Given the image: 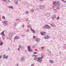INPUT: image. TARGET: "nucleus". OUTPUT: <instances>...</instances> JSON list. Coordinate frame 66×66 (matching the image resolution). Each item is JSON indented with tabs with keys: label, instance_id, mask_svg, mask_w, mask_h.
Returning <instances> with one entry per match:
<instances>
[{
	"label": "nucleus",
	"instance_id": "f257e3e1",
	"mask_svg": "<svg viewBox=\"0 0 66 66\" xmlns=\"http://www.w3.org/2000/svg\"><path fill=\"white\" fill-rule=\"evenodd\" d=\"M56 4H57L58 6H60L61 5V2L59 1L57 2V3L56 2H55L53 4V5L55 6H54L53 7H56Z\"/></svg>",
	"mask_w": 66,
	"mask_h": 66
},
{
	"label": "nucleus",
	"instance_id": "f03ea898",
	"mask_svg": "<svg viewBox=\"0 0 66 66\" xmlns=\"http://www.w3.org/2000/svg\"><path fill=\"white\" fill-rule=\"evenodd\" d=\"M43 56L39 57L37 60V61L38 62H42L43 61V60H42V59H43Z\"/></svg>",
	"mask_w": 66,
	"mask_h": 66
},
{
	"label": "nucleus",
	"instance_id": "7ed1b4c3",
	"mask_svg": "<svg viewBox=\"0 0 66 66\" xmlns=\"http://www.w3.org/2000/svg\"><path fill=\"white\" fill-rule=\"evenodd\" d=\"M43 28H44L45 29H50V26H49L47 24H45L43 27Z\"/></svg>",
	"mask_w": 66,
	"mask_h": 66
},
{
	"label": "nucleus",
	"instance_id": "20e7f679",
	"mask_svg": "<svg viewBox=\"0 0 66 66\" xmlns=\"http://www.w3.org/2000/svg\"><path fill=\"white\" fill-rule=\"evenodd\" d=\"M9 56L7 55L6 56V55L4 54L3 55V58L4 59H5V60H7V58Z\"/></svg>",
	"mask_w": 66,
	"mask_h": 66
},
{
	"label": "nucleus",
	"instance_id": "39448f33",
	"mask_svg": "<svg viewBox=\"0 0 66 66\" xmlns=\"http://www.w3.org/2000/svg\"><path fill=\"white\" fill-rule=\"evenodd\" d=\"M40 33L41 35H43V36H46V32H40Z\"/></svg>",
	"mask_w": 66,
	"mask_h": 66
},
{
	"label": "nucleus",
	"instance_id": "423d86ee",
	"mask_svg": "<svg viewBox=\"0 0 66 66\" xmlns=\"http://www.w3.org/2000/svg\"><path fill=\"white\" fill-rule=\"evenodd\" d=\"M30 46H28L27 47V49L28 50V51L29 52H32V51L31 50V49L30 48Z\"/></svg>",
	"mask_w": 66,
	"mask_h": 66
},
{
	"label": "nucleus",
	"instance_id": "0eeeda50",
	"mask_svg": "<svg viewBox=\"0 0 66 66\" xmlns=\"http://www.w3.org/2000/svg\"><path fill=\"white\" fill-rule=\"evenodd\" d=\"M25 59H26L25 58L22 57L21 58V61H24Z\"/></svg>",
	"mask_w": 66,
	"mask_h": 66
},
{
	"label": "nucleus",
	"instance_id": "6e6552de",
	"mask_svg": "<svg viewBox=\"0 0 66 66\" xmlns=\"http://www.w3.org/2000/svg\"><path fill=\"white\" fill-rule=\"evenodd\" d=\"M18 0H15L14 1V3L16 4H18Z\"/></svg>",
	"mask_w": 66,
	"mask_h": 66
},
{
	"label": "nucleus",
	"instance_id": "1a4fd4ad",
	"mask_svg": "<svg viewBox=\"0 0 66 66\" xmlns=\"http://www.w3.org/2000/svg\"><path fill=\"white\" fill-rule=\"evenodd\" d=\"M7 21H4V22H3L4 25H6L7 24Z\"/></svg>",
	"mask_w": 66,
	"mask_h": 66
},
{
	"label": "nucleus",
	"instance_id": "9d476101",
	"mask_svg": "<svg viewBox=\"0 0 66 66\" xmlns=\"http://www.w3.org/2000/svg\"><path fill=\"white\" fill-rule=\"evenodd\" d=\"M44 9V6H41L39 7V9L40 10H42V9Z\"/></svg>",
	"mask_w": 66,
	"mask_h": 66
},
{
	"label": "nucleus",
	"instance_id": "9b49d317",
	"mask_svg": "<svg viewBox=\"0 0 66 66\" xmlns=\"http://www.w3.org/2000/svg\"><path fill=\"white\" fill-rule=\"evenodd\" d=\"M13 33H14V32H13L12 33L10 32L9 33V36H10V37H11L12 36V34H13Z\"/></svg>",
	"mask_w": 66,
	"mask_h": 66
},
{
	"label": "nucleus",
	"instance_id": "f8f14e48",
	"mask_svg": "<svg viewBox=\"0 0 66 66\" xmlns=\"http://www.w3.org/2000/svg\"><path fill=\"white\" fill-rule=\"evenodd\" d=\"M19 38H20V37H19V36L17 37L16 36L14 38V39H19Z\"/></svg>",
	"mask_w": 66,
	"mask_h": 66
},
{
	"label": "nucleus",
	"instance_id": "ddd939ff",
	"mask_svg": "<svg viewBox=\"0 0 66 66\" xmlns=\"http://www.w3.org/2000/svg\"><path fill=\"white\" fill-rule=\"evenodd\" d=\"M49 38V36H47V37L44 38L45 39H48Z\"/></svg>",
	"mask_w": 66,
	"mask_h": 66
},
{
	"label": "nucleus",
	"instance_id": "4468645a",
	"mask_svg": "<svg viewBox=\"0 0 66 66\" xmlns=\"http://www.w3.org/2000/svg\"><path fill=\"white\" fill-rule=\"evenodd\" d=\"M39 38H37L36 40H35V41H36V42H39Z\"/></svg>",
	"mask_w": 66,
	"mask_h": 66
},
{
	"label": "nucleus",
	"instance_id": "2eb2a0df",
	"mask_svg": "<svg viewBox=\"0 0 66 66\" xmlns=\"http://www.w3.org/2000/svg\"><path fill=\"white\" fill-rule=\"evenodd\" d=\"M52 17L53 18H56V15H53Z\"/></svg>",
	"mask_w": 66,
	"mask_h": 66
},
{
	"label": "nucleus",
	"instance_id": "dca6fc26",
	"mask_svg": "<svg viewBox=\"0 0 66 66\" xmlns=\"http://www.w3.org/2000/svg\"><path fill=\"white\" fill-rule=\"evenodd\" d=\"M50 62V63L51 64L53 63V62H52V60H49Z\"/></svg>",
	"mask_w": 66,
	"mask_h": 66
},
{
	"label": "nucleus",
	"instance_id": "f3484780",
	"mask_svg": "<svg viewBox=\"0 0 66 66\" xmlns=\"http://www.w3.org/2000/svg\"><path fill=\"white\" fill-rule=\"evenodd\" d=\"M3 42L2 41L0 43V45L1 46V45H3Z\"/></svg>",
	"mask_w": 66,
	"mask_h": 66
},
{
	"label": "nucleus",
	"instance_id": "a211bd4d",
	"mask_svg": "<svg viewBox=\"0 0 66 66\" xmlns=\"http://www.w3.org/2000/svg\"><path fill=\"white\" fill-rule=\"evenodd\" d=\"M9 7V8H11V9H13V7L12 6H10Z\"/></svg>",
	"mask_w": 66,
	"mask_h": 66
},
{
	"label": "nucleus",
	"instance_id": "6ab92c4d",
	"mask_svg": "<svg viewBox=\"0 0 66 66\" xmlns=\"http://www.w3.org/2000/svg\"><path fill=\"white\" fill-rule=\"evenodd\" d=\"M61 1H62L63 2L66 3V1H64V0H62Z\"/></svg>",
	"mask_w": 66,
	"mask_h": 66
},
{
	"label": "nucleus",
	"instance_id": "aec40b11",
	"mask_svg": "<svg viewBox=\"0 0 66 66\" xmlns=\"http://www.w3.org/2000/svg\"><path fill=\"white\" fill-rule=\"evenodd\" d=\"M37 59V57H35L34 59V60H36Z\"/></svg>",
	"mask_w": 66,
	"mask_h": 66
},
{
	"label": "nucleus",
	"instance_id": "412c9836",
	"mask_svg": "<svg viewBox=\"0 0 66 66\" xmlns=\"http://www.w3.org/2000/svg\"><path fill=\"white\" fill-rule=\"evenodd\" d=\"M18 24V23H15L14 25V26H16V24Z\"/></svg>",
	"mask_w": 66,
	"mask_h": 66
},
{
	"label": "nucleus",
	"instance_id": "4be33fe9",
	"mask_svg": "<svg viewBox=\"0 0 66 66\" xmlns=\"http://www.w3.org/2000/svg\"><path fill=\"white\" fill-rule=\"evenodd\" d=\"M2 18L3 19H5V17L4 16H3L2 17Z\"/></svg>",
	"mask_w": 66,
	"mask_h": 66
},
{
	"label": "nucleus",
	"instance_id": "5701e85b",
	"mask_svg": "<svg viewBox=\"0 0 66 66\" xmlns=\"http://www.w3.org/2000/svg\"><path fill=\"white\" fill-rule=\"evenodd\" d=\"M32 31H33V32L34 33H35V30H34V29H32V30H31Z\"/></svg>",
	"mask_w": 66,
	"mask_h": 66
},
{
	"label": "nucleus",
	"instance_id": "b1692460",
	"mask_svg": "<svg viewBox=\"0 0 66 66\" xmlns=\"http://www.w3.org/2000/svg\"><path fill=\"white\" fill-rule=\"evenodd\" d=\"M31 12H34V9H32L31 10Z\"/></svg>",
	"mask_w": 66,
	"mask_h": 66
},
{
	"label": "nucleus",
	"instance_id": "393cba45",
	"mask_svg": "<svg viewBox=\"0 0 66 66\" xmlns=\"http://www.w3.org/2000/svg\"><path fill=\"white\" fill-rule=\"evenodd\" d=\"M6 2H10V0H6Z\"/></svg>",
	"mask_w": 66,
	"mask_h": 66
},
{
	"label": "nucleus",
	"instance_id": "a878e982",
	"mask_svg": "<svg viewBox=\"0 0 66 66\" xmlns=\"http://www.w3.org/2000/svg\"><path fill=\"white\" fill-rule=\"evenodd\" d=\"M2 55L1 54L0 55V59H1L2 58Z\"/></svg>",
	"mask_w": 66,
	"mask_h": 66
},
{
	"label": "nucleus",
	"instance_id": "bb28decb",
	"mask_svg": "<svg viewBox=\"0 0 66 66\" xmlns=\"http://www.w3.org/2000/svg\"><path fill=\"white\" fill-rule=\"evenodd\" d=\"M57 9H58V10H60V7H57Z\"/></svg>",
	"mask_w": 66,
	"mask_h": 66
},
{
	"label": "nucleus",
	"instance_id": "cd10ccee",
	"mask_svg": "<svg viewBox=\"0 0 66 66\" xmlns=\"http://www.w3.org/2000/svg\"><path fill=\"white\" fill-rule=\"evenodd\" d=\"M59 19H60V17H58L57 18V20H59Z\"/></svg>",
	"mask_w": 66,
	"mask_h": 66
},
{
	"label": "nucleus",
	"instance_id": "c85d7f7f",
	"mask_svg": "<svg viewBox=\"0 0 66 66\" xmlns=\"http://www.w3.org/2000/svg\"><path fill=\"white\" fill-rule=\"evenodd\" d=\"M41 48L42 49H44V47L43 46L42 47H41Z\"/></svg>",
	"mask_w": 66,
	"mask_h": 66
},
{
	"label": "nucleus",
	"instance_id": "c756f323",
	"mask_svg": "<svg viewBox=\"0 0 66 66\" xmlns=\"http://www.w3.org/2000/svg\"><path fill=\"white\" fill-rule=\"evenodd\" d=\"M4 33V32L2 31V33H1V34H2V35H3V34Z\"/></svg>",
	"mask_w": 66,
	"mask_h": 66
},
{
	"label": "nucleus",
	"instance_id": "7c9ffc66",
	"mask_svg": "<svg viewBox=\"0 0 66 66\" xmlns=\"http://www.w3.org/2000/svg\"><path fill=\"white\" fill-rule=\"evenodd\" d=\"M51 27H53L54 26V25H52V24H51Z\"/></svg>",
	"mask_w": 66,
	"mask_h": 66
},
{
	"label": "nucleus",
	"instance_id": "2f4dec72",
	"mask_svg": "<svg viewBox=\"0 0 66 66\" xmlns=\"http://www.w3.org/2000/svg\"><path fill=\"white\" fill-rule=\"evenodd\" d=\"M25 36V35H23L22 36V37H23H23H24V36Z\"/></svg>",
	"mask_w": 66,
	"mask_h": 66
},
{
	"label": "nucleus",
	"instance_id": "473e14b6",
	"mask_svg": "<svg viewBox=\"0 0 66 66\" xmlns=\"http://www.w3.org/2000/svg\"><path fill=\"white\" fill-rule=\"evenodd\" d=\"M35 38H36V36H34V39H35Z\"/></svg>",
	"mask_w": 66,
	"mask_h": 66
},
{
	"label": "nucleus",
	"instance_id": "72a5a7b5",
	"mask_svg": "<svg viewBox=\"0 0 66 66\" xmlns=\"http://www.w3.org/2000/svg\"><path fill=\"white\" fill-rule=\"evenodd\" d=\"M18 51H20V48H18Z\"/></svg>",
	"mask_w": 66,
	"mask_h": 66
},
{
	"label": "nucleus",
	"instance_id": "f704fd0d",
	"mask_svg": "<svg viewBox=\"0 0 66 66\" xmlns=\"http://www.w3.org/2000/svg\"><path fill=\"white\" fill-rule=\"evenodd\" d=\"M15 65L16 66H18V64H15Z\"/></svg>",
	"mask_w": 66,
	"mask_h": 66
},
{
	"label": "nucleus",
	"instance_id": "c9c22d12",
	"mask_svg": "<svg viewBox=\"0 0 66 66\" xmlns=\"http://www.w3.org/2000/svg\"><path fill=\"white\" fill-rule=\"evenodd\" d=\"M33 56H35V57H37V55H33Z\"/></svg>",
	"mask_w": 66,
	"mask_h": 66
},
{
	"label": "nucleus",
	"instance_id": "e433bc0d",
	"mask_svg": "<svg viewBox=\"0 0 66 66\" xmlns=\"http://www.w3.org/2000/svg\"><path fill=\"white\" fill-rule=\"evenodd\" d=\"M47 14H48V15H49V16H50V14H49V13H47V14L46 15H47Z\"/></svg>",
	"mask_w": 66,
	"mask_h": 66
},
{
	"label": "nucleus",
	"instance_id": "4c0bfd02",
	"mask_svg": "<svg viewBox=\"0 0 66 66\" xmlns=\"http://www.w3.org/2000/svg\"><path fill=\"white\" fill-rule=\"evenodd\" d=\"M35 47V46H33L32 47V48H34Z\"/></svg>",
	"mask_w": 66,
	"mask_h": 66
},
{
	"label": "nucleus",
	"instance_id": "58836bf2",
	"mask_svg": "<svg viewBox=\"0 0 66 66\" xmlns=\"http://www.w3.org/2000/svg\"><path fill=\"white\" fill-rule=\"evenodd\" d=\"M47 13H46V15H45V16H48V14H47Z\"/></svg>",
	"mask_w": 66,
	"mask_h": 66
},
{
	"label": "nucleus",
	"instance_id": "ea45409f",
	"mask_svg": "<svg viewBox=\"0 0 66 66\" xmlns=\"http://www.w3.org/2000/svg\"><path fill=\"white\" fill-rule=\"evenodd\" d=\"M34 54H37V52H34Z\"/></svg>",
	"mask_w": 66,
	"mask_h": 66
},
{
	"label": "nucleus",
	"instance_id": "a19ab883",
	"mask_svg": "<svg viewBox=\"0 0 66 66\" xmlns=\"http://www.w3.org/2000/svg\"><path fill=\"white\" fill-rule=\"evenodd\" d=\"M30 29L31 31H32V30H33V29H32V28H31V27H30Z\"/></svg>",
	"mask_w": 66,
	"mask_h": 66
},
{
	"label": "nucleus",
	"instance_id": "79ce46f5",
	"mask_svg": "<svg viewBox=\"0 0 66 66\" xmlns=\"http://www.w3.org/2000/svg\"><path fill=\"white\" fill-rule=\"evenodd\" d=\"M31 66H34V64H31Z\"/></svg>",
	"mask_w": 66,
	"mask_h": 66
},
{
	"label": "nucleus",
	"instance_id": "37998d69",
	"mask_svg": "<svg viewBox=\"0 0 66 66\" xmlns=\"http://www.w3.org/2000/svg\"><path fill=\"white\" fill-rule=\"evenodd\" d=\"M3 36H5V35L4 34V33L3 34Z\"/></svg>",
	"mask_w": 66,
	"mask_h": 66
},
{
	"label": "nucleus",
	"instance_id": "c03bdc74",
	"mask_svg": "<svg viewBox=\"0 0 66 66\" xmlns=\"http://www.w3.org/2000/svg\"><path fill=\"white\" fill-rule=\"evenodd\" d=\"M40 1H43V0H39Z\"/></svg>",
	"mask_w": 66,
	"mask_h": 66
},
{
	"label": "nucleus",
	"instance_id": "a18cd8bd",
	"mask_svg": "<svg viewBox=\"0 0 66 66\" xmlns=\"http://www.w3.org/2000/svg\"><path fill=\"white\" fill-rule=\"evenodd\" d=\"M3 1H4V2H5L6 1V0H3Z\"/></svg>",
	"mask_w": 66,
	"mask_h": 66
},
{
	"label": "nucleus",
	"instance_id": "49530a36",
	"mask_svg": "<svg viewBox=\"0 0 66 66\" xmlns=\"http://www.w3.org/2000/svg\"><path fill=\"white\" fill-rule=\"evenodd\" d=\"M26 13L27 14H28V11L26 12Z\"/></svg>",
	"mask_w": 66,
	"mask_h": 66
},
{
	"label": "nucleus",
	"instance_id": "de8ad7c7",
	"mask_svg": "<svg viewBox=\"0 0 66 66\" xmlns=\"http://www.w3.org/2000/svg\"><path fill=\"white\" fill-rule=\"evenodd\" d=\"M17 20L18 21L19 20V19H17Z\"/></svg>",
	"mask_w": 66,
	"mask_h": 66
},
{
	"label": "nucleus",
	"instance_id": "09e8293b",
	"mask_svg": "<svg viewBox=\"0 0 66 66\" xmlns=\"http://www.w3.org/2000/svg\"><path fill=\"white\" fill-rule=\"evenodd\" d=\"M22 28H23L24 27V25H23L22 26Z\"/></svg>",
	"mask_w": 66,
	"mask_h": 66
},
{
	"label": "nucleus",
	"instance_id": "8fccbe9b",
	"mask_svg": "<svg viewBox=\"0 0 66 66\" xmlns=\"http://www.w3.org/2000/svg\"><path fill=\"white\" fill-rule=\"evenodd\" d=\"M21 47V46H20V45L19 46V48H20V47Z\"/></svg>",
	"mask_w": 66,
	"mask_h": 66
},
{
	"label": "nucleus",
	"instance_id": "3c124183",
	"mask_svg": "<svg viewBox=\"0 0 66 66\" xmlns=\"http://www.w3.org/2000/svg\"><path fill=\"white\" fill-rule=\"evenodd\" d=\"M3 39L4 40V37H3Z\"/></svg>",
	"mask_w": 66,
	"mask_h": 66
},
{
	"label": "nucleus",
	"instance_id": "603ef678",
	"mask_svg": "<svg viewBox=\"0 0 66 66\" xmlns=\"http://www.w3.org/2000/svg\"><path fill=\"white\" fill-rule=\"evenodd\" d=\"M8 49L9 50V51H10V49L9 48H8Z\"/></svg>",
	"mask_w": 66,
	"mask_h": 66
},
{
	"label": "nucleus",
	"instance_id": "864d4df0",
	"mask_svg": "<svg viewBox=\"0 0 66 66\" xmlns=\"http://www.w3.org/2000/svg\"><path fill=\"white\" fill-rule=\"evenodd\" d=\"M59 53H60V54H61V52H60Z\"/></svg>",
	"mask_w": 66,
	"mask_h": 66
},
{
	"label": "nucleus",
	"instance_id": "5fc2aeb1",
	"mask_svg": "<svg viewBox=\"0 0 66 66\" xmlns=\"http://www.w3.org/2000/svg\"><path fill=\"white\" fill-rule=\"evenodd\" d=\"M27 31H29V30H28V29H27Z\"/></svg>",
	"mask_w": 66,
	"mask_h": 66
},
{
	"label": "nucleus",
	"instance_id": "6e6d98bb",
	"mask_svg": "<svg viewBox=\"0 0 66 66\" xmlns=\"http://www.w3.org/2000/svg\"><path fill=\"white\" fill-rule=\"evenodd\" d=\"M54 10H56V9H54Z\"/></svg>",
	"mask_w": 66,
	"mask_h": 66
},
{
	"label": "nucleus",
	"instance_id": "4d7b16f0",
	"mask_svg": "<svg viewBox=\"0 0 66 66\" xmlns=\"http://www.w3.org/2000/svg\"><path fill=\"white\" fill-rule=\"evenodd\" d=\"M1 42H2V40H1Z\"/></svg>",
	"mask_w": 66,
	"mask_h": 66
},
{
	"label": "nucleus",
	"instance_id": "13d9d810",
	"mask_svg": "<svg viewBox=\"0 0 66 66\" xmlns=\"http://www.w3.org/2000/svg\"><path fill=\"white\" fill-rule=\"evenodd\" d=\"M20 1V0H19Z\"/></svg>",
	"mask_w": 66,
	"mask_h": 66
},
{
	"label": "nucleus",
	"instance_id": "bf43d9fd",
	"mask_svg": "<svg viewBox=\"0 0 66 66\" xmlns=\"http://www.w3.org/2000/svg\"><path fill=\"white\" fill-rule=\"evenodd\" d=\"M0 20H1V19H0Z\"/></svg>",
	"mask_w": 66,
	"mask_h": 66
},
{
	"label": "nucleus",
	"instance_id": "052dcab7",
	"mask_svg": "<svg viewBox=\"0 0 66 66\" xmlns=\"http://www.w3.org/2000/svg\"><path fill=\"white\" fill-rule=\"evenodd\" d=\"M27 20H28V19H27Z\"/></svg>",
	"mask_w": 66,
	"mask_h": 66
}]
</instances>
